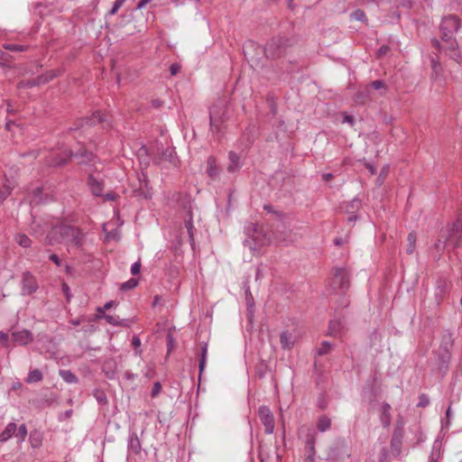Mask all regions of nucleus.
<instances>
[{
  "instance_id": "4",
  "label": "nucleus",
  "mask_w": 462,
  "mask_h": 462,
  "mask_svg": "<svg viewBox=\"0 0 462 462\" xmlns=\"http://www.w3.org/2000/svg\"><path fill=\"white\" fill-rule=\"evenodd\" d=\"M332 286L334 289L346 291L350 287V271L347 267L333 269Z\"/></svg>"
},
{
  "instance_id": "26",
  "label": "nucleus",
  "mask_w": 462,
  "mask_h": 462,
  "mask_svg": "<svg viewBox=\"0 0 462 462\" xmlns=\"http://www.w3.org/2000/svg\"><path fill=\"white\" fill-rule=\"evenodd\" d=\"M245 300L248 310V319L251 321L254 314V300L249 287H247L245 290Z\"/></svg>"
},
{
  "instance_id": "31",
  "label": "nucleus",
  "mask_w": 462,
  "mask_h": 462,
  "mask_svg": "<svg viewBox=\"0 0 462 462\" xmlns=\"http://www.w3.org/2000/svg\"><path fill=\"white\" fill-rule=\"evenodd\" d=\"M207 172L211 179L216 178V176L218 173L217 167L216 165V161L212 156L208 157V159Z\"/></svg>"
},
{
  "instance_id": "3",
  "label": "nucleus",
  "mask_w": 462,
  "mask_h": 462,
  "mask_svg": "<svg viewBox=\"0 0 462 462\" xmlns=\"http://www.w3.org/2000/svg\"><path fill=\"white\" fill-rule=\"evenodd\" d=\"M290 45L288 38L274 37L266 44L264 53L267 58L276 59L283 55Z\"/></svg>"
},
{
  "instance_id": "8",
  "label": "nucleus",
  "mask_w": 462,
  "mask_h": 462,
  "mask_svg": "<svg viewBox=\"0 0 462 462\" xmlns=\"http://www.w3.org/2000/svg\"><path fill=\"white\" fill-rule=\"evenodd\" d=\"M258 416L261 422L264 426V432L266 434H272L274 430V418L271 410L266 406H261L259 408Z\"/></svg>"
},
{
  "instance_id": "57",
  "label": "nucleus",
  "mask_w": 462,
  "mask_h": 462,
  "mask_svg": "<svg viewBox=\"0 0 462 462\" xmlns=\"http://www.w3.org/2000/svg\"><path fill=\"white\" fill-rule=\"evenodd\" d=\"M180 70V66L178 63H172L170 67V72L172 76L177 75Z\"/></svg>"
},
{
  "instance_id": "55",
  "label": "nucleus",
  "mask_w": 462,
  "mask_h": 462,
  "mask_svg": "<svg viewBox=\"0 0 462 462\" xmlns=\"http://www.w3.org/2000/svg\"><path fill=\"white\" fill-rule=\"evenodd\" d=\"M141 271V263L140 262H135L134 263H133V265L131 266V273L133 275H137Z\"/></svg>"
},
{
  "instance_id": "29",
  "label": "nucleus",
  "mask_w": 462,
  "mask_h": 462,
  "mask_svg": "<svg viewBox=\"0 0 462 462\" xmlns=\"http://www.w3.org/2000/svg\"><path fill=\"white\" fill-rule=\"evenodd\" d=\"M42 380V374L39 369H33L29 372L25 382L27 383H39Z\"/></svg>"
},
{
  "instance_id": "64",
  "label": "nucleus",
  "mask_w": 462,
  "mask_h": 462,
  "mask_svg": "<svg viewBox=\"0 0 462 462\" xmlns=\"http://www.w3.org/2000/svg\"><path fill=\"white\" fill-rule=\"evenodd\" d=\"M260 460L261 462H273L270 461V457L268 455H265L263 451L260 452Z\"/></svg>"
},
{
  "instance_id": "54",
  "label": "nucleus",
  "mask_w": 462,
  "mask_h": 462,
  "mask_svg": "<svg viewBox=\"0 0 462 462\" xmlns=\"http://www.w3.org/2000/svg\"><path fill=\"white\" fill-rule=\"evenodd\" d=\"M161 391H162L161 383L159 382L154 383L152 389V393H151L152 397L157 396Z\"/></svg>"
},
{
  "instance_id": "52",
  "label": "nucleus",
  "mask_w": 462,
  "mask_h": 462,
  "mask_svg": "<svg viewBox=\"0 0 462 462\" xmlns=\"http://www.w3.org/2000/svg\"><path fill=\"white\" fill-rule=\"evenodd\" d=\"M389 51L390 48L387 45H383L378 49L376 55L378 58L383 57L389 52Z\"/></svg>"
},
{
  "instance_id": "50",
  "label": "nucleus",
  "mask_w": 462,
  "mask_h": 462,
  "mask_svg": "<svg viewBox=\"0 0 462 462\" xmlns=\"http://www.w3.org/2000/svg\"><path fill=\"white\" fill-rule=\"evenodd\" d=\"M447 55H448L449 58L454 60L455 61L460 62L461 55H460V52L458 51V48L456 49V51L448 52Z\"/></svg>"
},
{
  "instance_id": "2",
  "label": "nucleus",
  "mask_w": 462,
  "mask_h": 462,
  "mask_svg": "<svg viewBox=\"0 0 462 462\" xmlns=\"http://www.w3.org/2000/svg\"><path fill=\"white\" fill-rule=\"evenodd\" d=\"M275 233H245L243 245L251 252L258 251L262 247L272 243L273 236Z\"/></svg>"
},
{
  "instance_id": "49",
  "label": "nucleus",
  "mask_w": 462,
  "mask_h": 462,
  "mask_svg": "<svg viewBox=\"0 0 462 462\" xmlns=\"http://www.w3.org/2000/svg\"><path fill=\"white\" fill-rule=\"evenodd\" d=\"M124 5V2L122 0H116L114 5H113V7L111 8V10L109 11V14L110 15H114L117 13V11L119 10V8Z\"/></svg>"
},
{
  "instance_id": "40",
  "label": "nucleus",
  "mask_w": 462,
  "mask_h": 462,
  "mask_svg": "<svg viewBox=\"0 0 462 462\" xmlns=\"http://www.w3.org/2000/svg\"><path fill=\"white\" fill-rule=\"evenodd\" d=\"M138 285V280L136 279H130L127 282L121 284L120 290L122 291H128L135 288Z\"/></svg>"
},
{
  "instance_id": "63",
  "label": "nucleus",
  "mask_w": 462,
  "mask_h": 462,
  "mask_svg": "<svg viewBox=\"0 0 462 462\" xmlns=\"http://www.w3.org/2000/svg\"><path fill=\"white\" fill-rule=\"evenodd\" d=\"M315 455L316 453H306L305 462H316Z\"/></svg>"
},
{
  "instance_id": "12",
  "label": "nucleus",
  "mask_w": 462,
  "mask_h": 462,
  "mask_svg": "<svg viewBox=\"0 0 462 462\" xmlns=\"http://www.w3.org/2000/svg\"><path fill=\"white\" fill-rule=\"evenodd\" d=\"M72 157V152L70 151L65 150L60 153L51 152L50 154V158L48 160L49 166L60 167L65 164L69 159Z\"/></svg>"
},
{
  "instance_id": "16",
  "label": "nucleus",
  "mask_w": 462,
  "mask_h": 462,
  "mask_svg": "<svg viewBox=\"0 0 462 462\" xmlns=\"http://www.w3.org/2000/svg\"><path fill=\"white\" fill-rule=\"evenodd\" d=\"M62 70L60 69H52L45 72L42 75H40L39 77L35 78L36 84L39 86L44 85L51 80L54 79L55 78L60 76L62 74Z\"/></svg>"
},
{
  "instance_id": "53",
  "label": "nucleus",
  "mask_w": 462,
  "mask_h": 462,
  "mask_svg": "<svg viewBox=\"0 0 462 462\" xmlns=\"http://www.w3.org/2000/svg\"><path fill=\"white\" fill-rule=\"evenodd\" d=\"M82 238H83V236H82V233H77L76 235L73 236L72 237V243L76 245V246H80L81 244H82Z\"/></svg>"
},
{
  "instance_id": "60",
  "label": "nucleus",
  "mask_w": 462,
  "mask_h": 462,
  "mask_svg": "<svg viewBox=\"0 0 462 462\" xmlns=\"http://www.w3.org/2000/svg\"><path fill=\"white\" fill-rule=\"evenodd\" d=\"M50 260L52 261L57 266H60L61 265V261L60 259V257L56 254H51L50 256H49Z\"/></svg>"
},
{
  "instance_id": "46",
  "label": "nucleus",
  "mask_w": 462,
  "mask_h": 462,
  "mask_svg": "<svg viewBox=\"0 0 462 462\" xmlns=\"http://www.w3.org/2000/svg\"><path fill=\"white\" fill-rule=\"evenodd\" d=\"M378 462H389V454L385 448H383L379 453Z\"/></svg>"
},
{
  "instance_id": "11",
  "label": "nucleus",
  "mask_w": 462,
  "mask_h": 462,
  "mask_svg": "<svg viewBox=\"0 0 462 462\" xmlns=\"http://www.w3.org/2000/svg\"><path fill=\"white\" fill-rule=\"evenodd\" d=\"M182 208L185 227L187 228L188 232H190L195 229L192 222V210L194 208V203L189 199H187L186 201L182 202Z\"/></svg>"
},
{
  "instance_id": "1",
  "label": "nucleus",
  "mask_w": 462,
  "mask_h": 462,
  "mask_svg": "<svg viewBox=\"0 0 462 462\" xmlns=\"http://www.w3.org/2000/svg\"><path fill=\"white\" fill-rule=\"evenodd\" d=\"M229 117L227 103L225 100H219L216 103L209 112L210 129L213 132H220L221 125Z\"/></svg>"
},
{
  "instance_id": "38",
  "label": "nucleus",
  "mask_w": 462,
  "mask_h": 462,
  "mask_svg": "<svg viewBox=\"0 0 462 462\" xmlns=\"http://www.w3.org/2000/svg\"><path fill=\"white\" fill-rule=\"evenodd\" d=\"M17 431L14 433V437L18 439V441H23L27 435V428L24 424L19 426Z\"/></svg>"
},
{
  "instance_id": "27",
  "label": "nucleus",
  "mask_w": 462,
  "mask_h": 462,
  "mask_svg": "<svg viewBox=\"0 0 462 462\" xmlns=\"http://www.w3.org/2000/svg\"><path fill=\"white\" fill-rule=\"evenodd\" d=\"M239 168H240V163H239L238 155L234 152H229V165L227 166V171L229 172H234V171H237Z\"/></svg>"
},
{
  "instance_id": "20",
  "label": "nucleus",
  "mask_w": 462,
  "mask_h": 462,
  "mask_svg": "<svg viewBox=\"0 0 462 462\" xmlns=\"http://www.w3.org/2000/svg\"><path fill=\"white\" fill-rule=\"evenodd\" d=\"M390 411H391V405L387 402H384L382 406L381 416H380L381 423L384 428L389 427L391 424V421H392V415L390 413Z\"/></svg>"
},
{
  "instance_id": "13",
  "label": "nucleus",
  "mask_w": 462,
  "mask_h": 462,
  "mask_svg": "<svg viewBox=\"0 0 462 462\" xmlns=\"http://www.w3.org/2000/svg\"><path fill=\"white\" fill-rule=\"evenodd\" d=\"M362 208V201L356 198L353 200L347 202L346 204V211L349 215L347 217L348 222H353L357 219V216L356 215V212L358 211Z\"/></svg>"
},
{
  "instance_id": "35",
  "label": "nucleus",
  "mask_w": 462,
  "mask_h": 462,
  "mask_svg": "<svg viewBox=\"0 0 462 462\" xmlns=\"http://www.w3.org/2000/svg\"><path fill=\"white\" fill-rule=\"evenodd\" d=\"M417 240L416 233H409L407 241H408V247H407V253L409 254H411L414 252L415 249V243Z\"/></svg>"
},
{
  "instance_id": "41",
  "label": "nucleus",
  "mask_w": 462,
  "mask_h": 462,
  "mask_svg": "<svg viewBox=\"0 0 462 462\" xmlns=\"http://www.w3.org/2000/svg\"><path fill=\"white\" fill-rule=\"evenodd\" d=\"M94 396L97 399V401L98 402V403L106 404L107 402L106 395L101 390L96 389L94 391Z\"/></svg>"
},
{
  "instance_id": "58",
  "label": "nucleus",
  "mask_w": 462,
  "mask_h": 462,
  "mask_svg": "<svg viewBox=\"0 0 462 462\" xmlns=\"http://www.w3.org/2000/svg\"><path fill=\"white\" fill-rule=\"evenodd\" d=\"M114 305H115V301L114 300L107 301L102 308H98L97 311L99 313H103L105 310H109Z\"/></svg>"
},
{
  "instance_id": "24",
  "label": "nucleus",
  "mask_w": 462,
  "mask_h": 462,
  "mask_svg": "<svg viewBox=\"0 0 462 462\" xmlns=\"http://www.w3.org/2000/svg\"><path fill=\"white\" fill-rule=\"evenodd\" d=\"M162 161H168V162L173 163V162H174L173 149L168 147L165 150H163L158 157L154 158V162L157 163H160Z\"/></svg>"
},
{
  "instance_id": "32",
  "label": "nucleus",
  "mask_w": 462,
  "mask_h": 462,
  "mask_svg": "<svg viewBox=\"0 0 462 462\" xmlns=\"http://www.w3.org/2000/svg\"><path fill=\"white\" fill-rule=\"evenodd\" d=\"M60 375L68 383L78 382L77 376L69 370H60Z\"/></svg>"
},
{
  "instance_id": "45",
  "label": "nucleus",
  "mask_w": 462,
  "mask_h": 462,
  "mask_svg": "<svg viewBox=\"0 0 462 462\" xmlns=\"http://www.w3.org/2000/svg\"><path fill=\"white\" fill-rule=\"evenodd\" d=\"M14 184L9 183L5 186L3 190H0V200L5 199L11 192V189L14 188Z\"/></svg>"
},
{
  "instance_id": "10",
  "label": "nucleus",
  "mask_w": 462,
  "mask_h": 462,
  "mask_svg": "<svg viewBox=\"0 0 462 462\" xmlns=\"http://www.w3.org/2000/svg\"><path fill=\"white\" fill-rule=\"evenodd\" d=\"M87 185L93 196H103V191L105 189V183L103 179L99 178L98 176H95L93 173H90L88 176Z\"/></svg>"
},
{
  "instance_id": "37",
  "label": "nucleus",
  "mask_w": 462,
  "mask_h": 462,
  "mask_svg": "<svg viewBox=\"0 0 462 462\" xmlns=\"http://www.w3.org/2000/svg\"><path fill=\"white\" fill-rule=\"evenodd\" d=\"M333 348L332 344L328 341H323L321 346L317 350L318 356H324L328 354Z\"/></svg>"
},
{
  "instance_id": "43",
  "label": "nucleus",
  "mask_w": 462,
  "mask_h": 462,
  "mask_svg": "<svg viewBox=\"0 0 462 462\" xmlns=\"http://www.w3.org/2000/svg\"><path fill=\"white\" fill-rule=\"evenodd\" d=\"M4 48L5 50H8V51H23L26 49V47L23 46V45L12 44V43L5 44Z\"/></svg>"
},
{
  "instance_id": "7",
  "label": "nucleus",
  "mask_w": 462,
  "mask_h": 462,
  "mask_svg": "<svg viewBox=\"0 0 462 462\" xmlns=\"http://www.w3.org/2000/svg\"><path fill=\"white\" fill-rule=\"evenodd\" d=\"M299 435L304 439L306 453H316V430L313 428L302 426L299 430Z\"/></svg>"
},
{
  "instance_id": "36",
  "label": "nucleus",
  "mask_w": 462,
  "mask_h": 462,
  "mask_svg": "<svg viewBox=\"0 0 462 462\" xmlns=\"http://www.w3.org/2000/svg\"><path fill=\"white\" fill-rule=\"evenodd\" d=\"M350 18L352 20H356V21H359V22H364V23L367 22L366 15L365 14V12L361 9H357V10L354 11L353 13H351Z\"/></svg>"
},
{
  "instance_id": "39",
  "label": "nucleus",
  "mask_w": 462,
  "mask_h": 462,
  "mask_svg": "<svg viewBox=\"0 0 462 462\" xmlns=\"http://www.w3.org/2000/svg\"><path fill=\"white\" fill-rule=\"evenodd\" d=\"M446 45L443 47L446 54L449 51H456L458 48L457 42L456 40H453V37L448 41H443Z\"/></svg>"
},
{
  "instance_id": "15",
  "label": "nucleus",
  "mask_w": 462,
  "mask_h": 462,
  "mask_svg": "<svg viewBox=\"0 0 462 462\" xmlns=\"http://www.w3.org/2000/svg\"><path fill=\"white\" fill-rule=\"evenodd\" d=\"M106 121V118L100 112L93 113L91 117L81 118L77 123V127H84L86 125H94L97 123H103Z\"/></svg>"
},
{
  "instance_id": "5",
  "label": "nucleus",
  "mask_w": 462,
  "mask_h": 462,
  "mask_svg": "<svg viewBox=\"0 0 462 462\" xmlns=\"http://www.w3.org/2000/svg\"><path fill=\"white\" fill-rule=\"evenodd\" d=\"M460 23L456 15H448L442 19L440 23V32L442 41L450 40L457 32Z\"/></svg>"
},
{
  "instance_id": "22",
  "label": "nucleus",
  "mask_w": 462,
  "mask_h": 462,
  "mask_svg": "<svg viewBox=\"0 0 462 462\" xmlns=\"http://www.w3.org/2000/svg\"><path fill=\"white\" fill-rule=\"evenodd\" d=\"M128 449L134 454L140 453L142 449L141 442L136 433H132L128 439Z\"/></svg>"
},
{
  "instance_id": "18",
  "label": "nucleus",
  "mask_w": 462,
  "mask_h": 462,
  "mask_svg": "<svg viewBox=\"0 0 462 462\" xmlns=\"http://www.w3.org/2000/svg\"><path fill=\"white\" fill-rule=\"evenodd\" d=\"M103 319L106 321L113 326H119L124 328H129L134 323V319H120L118 317H114L111 315H104Z\"/></svg>"
},
{
  "instance_id": "61",
  "label": "nucleus",
  "mask_w": 462,
  "mask_h": 462,
  "mask_svg": "<svg viewBox=\"0 0 462 462\" xmlns=\"http://www.w3.org/2000/svg\"><path fill=\"white\" fill-rule=\"evenodd\" d=\"M347 241H348V240H347V236H346L345 238L337 237V238H336V239L334 240V244H335V245L339 246V245H344V244L347 243Z\"/></svg>"
},
{
  "instance_id": "42",
  "label": "nucleus",
  "mask_w": 462,
  "mask_h": 462,
  "mask_svg": "<svg viewBox=\"0 0 462 462\" xmlns=\"http://www.w3.org/2000/svg\"><path fill=\"white\" fill-rule=\"evenodd\" d=\"M18 88H33V87H38V85L36 84V79H28V80H22L18 83L17 85Z\"/></svg>"
},
{
  "instance_id": "9",
  "label": "nucleus",
  "mask_w": 462,
  "mask_h": 462,
  "mask_svg": "<svg viewBox=\"0 0 462 462\" xmlns=\"http://www.w3.org/2000/svg\"><path fill=\"white\" fill-rule=\"evenodd\" d=\"M36 278L30 273L25 272L22 277V294L31 295L38 290Z\"/></svg>"
},
{
  "instance_id": "56",
  "label": "nucleus",
  "mask_w": 462,
  "mask_h": 462,
  "mask_svg": "<svg viewBox=\"0 0 462 462\" xmlns=\"http://www.w3.org/2000/svg\"><path fill=\"white\" fill-rule=\"evenodd\" d=\"M102 197H104V199L106 200V201H114V200L116 199L117 195L115 192L110 191V192H107L106 194L103 193Z\"/></svg>"
},
{
  "instance_id": "6",
  "label": "nucleus",
  "mask_w": 462,
  "mask_h": 462,
  "mask_svg": "<svg viewBox=\"0 0 462 462\" xmlns=\"http://www.w3.org/2000/svg\"><path fill=\"white\" fill-rule=\"evenodd\" d=\"M404 435V425L402 419L397 420L392 439H391V451L393 456L398 457L402 452V439Z\"/></svg>"
},
{
  "instance_id": "28",
  "label": "nucleus",
  "mask_w": 462,
  "mask_h": 462,
  "mask_svg": "<svg viewBox=\"0 0 462 462\" xmlns=\"http://www.w3.org/2000/svg\"><path fill=\"white\" fill-rule=\"evenodd\" d=\"M431 70H432L431 78L434 80H438L439 79L441 78L442 67H441L440 63L438 60H436L434 58H431Z\"/></svg>"
},
{
  "instance_id": "21",
  "label": "nucleus",
  "mask_w": 462,
  "mask_h": 462,
  "mask_svg": "<svg viewBox=\"0 0 462 462\" xmlns=\"http://www.w3.org/2000/svg\"><path fill=\"white\" fill-rule=\"evenodd\" d=\"M72 156L79 159V163L87 164L94 161L95 156L92 152L83 149L75 153L72 152Z\"/></svg>"
},
{
  "instance_id": "33",
  "label": "nucleus",
  "mask_w": 462,
  "mask_h": 462,
  "mask_svg": "<svg viewBox=\"0 0 462 462\" xmlns=\"http://www.w3.org/2000/svg\"><path fill=\"white\" fill-rule=\"evenodd\" d=\"M15 241L19 244V245L27 248L32 245V240L24 234H17L15 236Z\"/></svg>"
},
{
  "instance_id": "14",
  "label": "nucleus",
  "mask_w": 462,
  "mask_h": 462,
  "mask_svg": "<svg viewBox=\"0 0 462 462\" xmlns=\"http://www.w3.org/2000/svg\"><path fill=\"white\" fill-rule=\"evenodd\" d=\"M12 338L15 343L21 346H25L33 340V336L29 330L23 329L14 332L12 334Z\"/></svg>"
},
{
  "instance_id": "62",
  "label": "nucleus",
  "mask_w": 462,
  "mask_h": 462,
  "mask_svg": "<svg viewBox=\"0 0 462 462\" xmlns=\"http://www.w3.org/2000/svg\"><path fill=\"white\" fill-rule=\"evenodd\" d=\"M344 123H348L351 125H354L355 124V118L352 116L346 115L343 119Z\"/></svg>"
},
{
  "instance_id": "59",
  "label": "nucleus",
  "mask_w": 462,
  "mask_h": 462,
  "mask_svg": "<svg viewBox=\"0 0 462 462\" xmlns=\"http://www.w3.org/2000/svg\"><path fill=\"white\" fill-rule=\"evenodd\" d=\"M384 83L383 80H374L371 83V87H373L374 89H380L384 88Z\"/></svg>"
},
{
  "instance_id": "30",
  "label": "nucleus",
  "mask_w": 462,
  "mask_h": 462,
  "mask_svg": "<svg viewBox=\"0 0 462 462\" xmlns=\"http://www.w3.org/2000/svg\"><path fill=\"white\" fill-rule=\"evenodd\" d=\"M207 356H208V344L203 342L201 344V352H200V355H199V374H202V372H203V370L205 368L206 361H207Z\"/></svg>"
},
{
  "instance_id": "34",
  "label": "nucleus",
  "mask_w": 462,
  "mask_h": 462,
  "mask_svg": "<svg viewBox=\"0 0 462 462\" xmlns=\"http://www.w3.org/2000/svg\"><path fill=\"white\" fill-rule=\"evenodd\" d=\"M331 426V420L327 416H322L318 421V429L319 431L324 432Z\"/></svg>"
},
{
  "instance_id": "44",
  "label": "nucleus",
  "mask_w": 462,
  "mask_h": 462,
  "mask_svg": "<svg viewBox=\"0 0 462 462\" xmlns=\"http://www.w3.org/2000/svg\"><path fill=\"white\" fill-rule=\"evenodd\" d=\"M132 345L134 346L135 348V355L136 356H141L142 354V350L139 348L140 346H141V339L139 338L138 336H134L133 337V339H132Z\"/></svg>"
},
{
  "instance_id": "51",
  "label": "nucleus",
  "mask_w": 462,
  "mask_h": 462,
  "mask_svg": "<svg viewBox=\"0 0 462 462\" xmlns=\"http://www.w3.org/2000/svg\"><path fill=\"white\" fill-rule=\"evenodd\" d=\"M61 290H62V292L64 293L67 300L69 301L70 298H71V293H70V289H69V285L67 283L63 282L61 285Z\"/></svg>"
},
{
  "instance_id": "47",
  "label": "nucleus",
  "mask_w": 462,
  "mask_h": 462,
  "mask_svg": "<svg viewBox=\"0 0 462 462\" xmlns=\"http://www.w3.org/2000/svg\"><path fill=\"white\" fill-rule=\"evenodd\" d=\"M429 403L430 399L428 398V396L424 393L420 394L419 397L418 407H426L429 405Z\"/></svg>"
},
{
  "instance_id": "23",
  "label": "nucleus",
  "mask_w": 462,
  "mask_h": 462,
  "mask_svg": "<svg viewBox=\"0 0 462 462\" xmlns=\"http://www.w3.org/2000/svg\"><path fill=\"white\" fill-rule=\"evenodd\" d=\"M343 325L340 319H333L329 323L328 335L332 337H338L341 335Z\"/></svg>"
},
{
  "instance_id": "25",
  "label": "nucleus",
  "mask_w": 462,
  "mask_h": 462,
  "mask_svg": "<svg viewBox=\"0 0 462 462\" xmlns=\"http://www.w3.org/2000/svg\"><path fill=\"white\" fill-rule=\"evenodd\" d=\"M16 424L10 422L5 427V430L0 434V441L5 442L8 440L16 431Z\"/></svg>"
},
{
  "instance_id": "17",
  "label": "nucleus",
  "mask_w": 462,
  "mask_h": 462,
  "mask_svg": "<svg viewBox=\"0 0 462 462\" xmlns=\"http://www.w3.org/2000/svg\"><path fill=\"white\" fill-rule=\"evenodd\" d=\"M45 228H51L52 230L60 229V231H80L79 228L73 227L72 226L67 224L65 221L60 219H52L50 222V225Z\"/></svg>"
},
{
  "instance_id": "19",
  "label": "nucleus",
  "mask_w": 462,
  "mask_h": 462,
  "mask_svg": "<svg viewBox=\"0 0 462 462\" xmlns=\"http://www.w3.org/2000/svg\"><path fill=\"white\" fill-rule=\"evenodd\" d=\"M280 343L283 349H291L295 344V338L291 333L285 330L280 335Z\"/></svg>"
},
{
  "instance_id": "48",
  "label": "nucleus",
  "mask_w": 462,
  "mask_h": 462,
  "mask_svg": "<svg viewBox=\"0 0 462 462\" xmlns=\"http://www.w3.org/2000/svg\"><path fill=\"white\" fill-rule=\"evenodd\" d=\"M124 5V2L122 0H116L114 5H113V7L111 8V10L109 11V14L110 15H114L117 13V11L119 10V8Z\"/></svg>"
}]
</instances>
